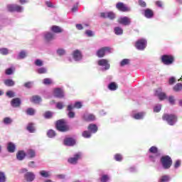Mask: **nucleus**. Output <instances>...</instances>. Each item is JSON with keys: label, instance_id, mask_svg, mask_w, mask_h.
Here are the masks:
<instances>
[{"label": "nucleus", "instance_id": "nucleus-1", "mask_svg": "<svg viewBox=\"0 0 182 182\" xmlns=\"http://www.w3.org/2000/svg\"><path fill=\"white\" fill-rule=\"evenodd\" d=\"M161 164L164 170H168L173 166V159L168 155L161 157Z\"/></svg>", "mask_w": 182, "mask_h": 182}, {"label": "nucleus", "instance_id": "nucleus-2", "mask_svg": "<svg viewBox=\"0 0 182 182\" xmlns=\"http://www.w3.org/2000/svg\"><path fill=\"white\" fill-rule=\"evenodd\" d=\"M162 119L166 122L169 126H174V124L177 123V116L174 114H164Z\"/></svg>", "mask_w": 182, "mask_h": 182}, {"label": "nucleus", "instance_id": "nucleus-3", "mask_svg": "<svg viewBox=\"0 0 182 182\" xmlns=\"http://www.w3.org/2000/svg\"><path fill=\"white\" fill-rule=\"evenodd\" d=\"M6 8L9 12H18V14L23 12L24 9L23 6L18 4H8Z\"/></svg>", "mask_w": 182, "mask_h": 182}, {"label": "nucleus", "instance_id": "nucleus-4", "mask_svg": "<svg viewBox=\"0 0 182 182\" xmlns=\"http://www.w3.org/2000/svg\"><path fill=\"white\" fill-rule=\"evenodd\" d=\"M55 127L58 132H68V127H66V122L65 119H61L60 120H58L55 124Z\"/></svg>", "mask_w": 182, "mask_h": 182}, {"label": "nucleus", "instance_id": "nucleus-5", "mask_svg": "<svg viewBox=\"0 0 182 182\" xmlns=\"http://www.w3.org/2000/svg\"><path fill=\"white\" fill-rule=\"evenodd\" d=\"M161 62L166 66H170L174 63V56L171 55H164L161 56Z\"/></svg>", "mask_w": 182, "mask_h": 182}, {"label": "nucleus", "instance_id": "nucleus-6", "mask_svg": "<svg viewBox=\"0 0 182 182\" xmlns=\"http://www.w3.org/2000/svg\"><path fill=\"white\" fill-rule=\"evenodd\" d=\"M100 17L103 18L104 19H109V21H114L117 16L116 13H114L113 11H107L100 13Z\"/></svg>", "mask_w": 182, "mask_h": 182}, {"label": "nucleus", "instance_id": "nucleus-7", "mask_svg": "<svg viewBox=\"0 0 182 182\" xmlns=\"http://www.w3.org/2000/svg\"><path fill=\"white\" fill-rule=\"evenodd\" d=\"M97 63L98 66H100L102 68V70H109L110 69V64L109 63V60L106 59H100L97 61Z\"/></svg>", "mask_w": 182, "mask_h": 182}, {"label": "nucleus", "instance_id": "nucleus-8", "mask_svg": "<svg viewBox=\"0 0 182 182\" xmlns=\"http://www.w3.org/2000/svg\"><path fill=\"white\" fill-rule=\"evenodd\" d=\"M146 46H147V41L144 38L138 40L135 43V47L138 50H144V49H146Z\"/></svg>", "mask_w": 182, "mask_h": 182}, {"label": "nucleus", "instance_id": "nucleus-9", "mask_svg": "<svg viewBox=\"0 0 182 182\" xmlns=\"http://www.w3.org/2000/svg\"><path fill=\"white\" fill-rule=\"evenodd\" d=\"M119 25H123L124 26H129L132 23V18L127 16H121L117 20Z\"/></svg>", "mask_w": 182, "mask_h": 182}, {"label": "nucleus", "instance_id": "nucleus-10", "mask_svg": "<svg viewBox=\"0 0 182 182\" xmlns=\"http://www.w3.org/2000/svg\"><path fill=\"white\" fill-rule=\"evenodd\" d=\"M82 159V153L77 152V154H74L73 157H70L68 159V162L70 164H76L79 160Z\"/></svg>", "mask_w": 182, "mask_h": 182}, {"label": "nucleus", "instance_id": "nucleus-11", "mask_svg": "<svg viewBox=\"0 0 182 182\" xmlns=\"http://www.w3.org/2000/svg\"><path fill=\"white\" fill-rule=\"evenodd\" d=\"M116 8L118 9V11H120L121 12H129L130 8L126 6L124 3L123 2H118L116 4Z\"/></svg>", "mask_w": 182, "mask_h": 182}, {"label": "nucleus", "instance_id": "nucleus-12", "mask_svg": "<svg viewBox=\"0 0 182 182\" xmlns=\"http://www.w3.org/2000/svg\"><path fill=\"white\" fill-rule=\"evenodd\" d=\"M73 58L75 62H80L82 58V52L79 50H75L73 52Z\"/></svg>", "mask_w": 182, "mask_h": 182}, {"label": "nucleus", "instance_id": "nucleus-13", "mask_svg": "<svg viewBox=\"0 0 182 182\" xmlns=\"http://www.w3.org/2000/svg\"><path fill=\"white\" fill-rule=\"evenodd\" d=\"M142 15L145 16L147 19H151L153 16H154V13L153 12V10L150 9H146L143 10Z\"/></svg>", "mask_w": 182, "mask_h": 182}, {"label": "nucleus", "instance_id": "nucleus-14", "mask_svg": "<svg viewBox=\"0 0 182 182\" xmlns=\"http://www.w3.org/2000/svg\"><path fill=\"white\" fill-rule=\"evenodd\" d=\"M53 95L55 97H58V99H62L65 96L63 93V90L62 88H55L53 90Z\"/></svg>", "mask_w": 182, "mask_h": 182}, {"label": "nucleus", "instance_id": "nucleus-15", "mask_svg": "<svg viewBox=\"0 0 182 182\" xmlns=\"http://www.w3.org/2000/svg\"><path fill=\"white\" fill-rule=\"evenodd\" d=\"M83 119L85 122H95L96 117L93 114L85 113L83 114Z\"/></svg>", "mask_w": 182, "mask_h": 182}, {"label": "nucleus", "instance_id": "nucleus-16", "mask_svg": "<svg viewBox=\"0 0 182 182\" xmlns=\"http://www.w3.org/2000/svg\"><path fill=\"white\" fill-rule=\"evenodd\" d=\"M87 129L92 134H95V133H97V130H99L97 125L95 124H89Z\"/></svg>", "mask_w": 182, "mask_h": 182}, {"label": "nucleus", "instance_id": "nucleus-17", "mask_svg": "<svg viewBox=\"0 0 182 182\" xmlns=\"http://www.w3.org/2000/svg\"><path fill=\"white\" fill-rule=\"evenodd\" d=\"M75 144H76V141H75L73 138H65L64 139L65 146H75Z\"/></svg>", "mask_w": 182, "mask_h": 182}, {"label": "nucleus", "instance_id": "nucleus-18", "mask_svg": "<svg viewBox=\"0 0 182 182\" xmlns=\"http://www.w3.org/2000/svg\"><path fill=\"white\" fill-rule=\"evenodd\" d=\"M25 157H26V154L25 151H18L16 154V159L18 160V161H22V160L25 159Z\"/></svg>", "mask_w": 182, "mask_h": 182}, {"label": "nucleus", "instance_id": "nucleus-19", "mask_svg": "<svg viewBox=\"0 0 182 182\" xmlns=\"http://www.w3.org/2000/svg\"><path fill=\"white\" fill-rule=\"evenodd\" d=\"M144 116H146L145 112H138L132 114V117H133V119H135L136 120H142V119H144Z\"/></svg>", "mask_w": 182, "mask_h": 182}, {"label": "nucleus", "instance_id": "nucleus-20", "mask_svg": "<svg viewBox=\"0 0 182 182\" xmlns=\"http://www.w3.org/2000/svg\"><path fill=\"white\" fill-rule=\"evenodd\" d=\"M21 103L22 102H21L20 98H14L11 102V105L12 107H19V106H21Z\"/></svg>", "mask_w": 182, "mask_h": 182}, {"label": "nucleus", "instance_id": "nucleus-21", "mask_svg": "<svg viewBox=\"0 0 182 182\" xmlns=\"http://www.w3.org/2000/svg\"><path fill=\"white\" fill-rule=\"evenodd\" d=\"M27 57H28V51L23 50L18 53L16 58L18 60H22V59H25Z\"/></svg>", "mask_w": 182, "mask_h": 182}, {"label": "nucleus", "instance_id": "nucleus-22", "mask_svg": "<svg viewBox=\"0 0 182 182\" xmlns=\"http://www.w3.org/2000/svg\"><path fill=\"white\" fill-rule=\"evenodd\" d=\"M15 150H16V145L13 142H9L7 144V151L9 153H15Z\"/></svg>", "mask_w": 182, "mask_h": 182}, {"label": "nucleus", "instance_id": "nucleus-23", "mask_svg": "<svg viewBox=\"0 0 182 182\" xmlns=\"http://www.w3.org/2000/svg\"><path fill=\"white\" fill-rule=\"evenodd\" d=\"M26 156L28 159H35V157H36V151L33 149H28Z\"/></svg>", "mask_w": 182, "mask_h": 182}, {"label": "nucleus", "instance_id": "nucleus-24", "mask_svg": "<svg viewBox=\"0 0 182 182\" xmlns=\"http://www.w3.org/2000/svg\"><path fill=\"white\" fill-rule=\"evenodd\" d=\"M67 110L68 111V116L70 119H73L75 117V112H73V105H69L67 107Z\"/></svg>", "mask_w": 182, "mask_h": 182}, {"label": "nucleus", "instance_id": "nucleus-25", "mask_svg": "<svg viewBox=\"0 0 182 182\" xmlns=\"http://www.w3.org/2000/svg\"><path fill=\"white\" fill-rule=\"evenodd\" d=\"M155 95L159 97V100H164V99H167V96L166 95V93L161 92L160 90H158L156 91Z\"/></svg>", "mask_w": 182, "mask_h": 182}, {"label": "nucleus", "instance_id": "nucleus-26", "mask_svg": "<svg viewBox=\"0 0 182 182\" xmlns=\"http://www.w3.org/2000/svg\"><path fill=\"white\" fill-rule=\"evenodd\" d=\"M44 38L47 42H50L55 39V35L50 32L45 33Z\"/></svg>", "mask_w": 182, "mask_h": 182}, {"label": "nucleus", "instance_id": "nucleus-27", "mask_svg": "<svg viewBox=\"0 0 182 182\" xmlns=\"http://www.w3.org/2000/svg\"><path fill=\"white\" fill-rule=\"evenodd\" d=\"M50 31L54 33H62V32H63V28L58 26H53L50 28Z\"/></svg>", "mask_w": 182, "mask_h": 182}, {"label": "nucleus", "instance_id": "nucleus-28", "mask_svg": "<svg viewBox=\"0 0 182 182\" xmlns=\"http://www.w3.org/2000/svg\"><path fill=\"white\" fill-rule=\"evenodd\" d=\"M118 87H119L117 86V84H116V82H110L108 85V89H109V90H111L112 92H114V90H117Z\"/></svg>", "mask_w": 182, "mask_h": 182}, {"label": "nucleus", "instance_id": "nucleus-29", "mask_svg": "<svg viewBox=\"0 0 182 182\" xmlns=\"http://www.w3.org/2000/svg\"><path fill=\"white\" fill-rule=\"evenodd\" d=\"M39 174L44 178H49L50 177V172L45 170L41 171Z\"/></svg>", "mask_w": 182, "mask_h": 182}, {"label": "nucleus", "instance_id": "nucleus-30", "mask_svg": "<svg viewBox=\"0 0 182 182\" xmlns=\"http://www.w3.org/2000/svg\"><path fill=\"white\" fill-rule=\"evenodd\" d=\"M114 33L120 36L123 33V28L120 26H116L114 28Z\"/></svg>", "mask_w": 182, "mask_h": 182}, {"label": "nucleus", "instance_id": "nucleus-31", "mask_svg": "<svg viewBox=\"0 0 182 182\" xmlns=\"http://www.w3.org/2000/svg\"><path fill=\"white\" fill-rule=\"evenodd\" d=\"M26 129L28 132H29V133H35V124L33 123H29L26 127Z\"/></svg>", "mask_w": 182, "mask_h": 182}, {"label": "nucleus", "instance_id": "nucleus-32", "mask_svg": "<svg viewBox=\"0 0 182 182\" xmlns=\"http://www.w3.org/2000/svg\"><path fill=\"white\" fill-rule=\"evenodd\" d=\"M171 178L168 175H164L161 176L159 179V182H168L170 181Z\"/></svg>", "mask_w": 182, "mask_h": 182}, {"label": "nucleus", "instance_id": "nucleus-33", "mask_svg": "<svg viewBox=\"0 0 182 182\" xmlns=\"http://www.w3.org/2000/svg\"><path fill=\"white\" fill-rule=\"evenodd\" d=\"M4 85H6V86H9V87L15 86V81L12 79H7L4 81Z\"/></svg>", "mask_w": 182, "mask_h": 182}, {"label": "nucleus", "instance_id": "nucleus-34", "mask_svg": "<svg viewBox=\"0 0 182 182\" xmlns=\"http://www.w3.org/2000/svg\"><path fill=\"white\" fill-rule=\"evenodd\" d=\"M31 102H33V103H41L42 98L38 95H34L31 98Z\"/></svg>", "mask_w": 182, "mask_h": 182}, {"label": "nucleus", "instance_id": "nucleus-35", "mask_svg": "<svg viewBox=\"0 0 182 182\" xmlns=\"http://www.w3.org/2000/svg\"><path fill=\"white\" fill-rule=\"evenodd\" d=\"M131 62H132V60L129 58H124L120 62L119 65L121 67H123V66H126L127 65H130Z\"/></svg>", "mask_w": 182, "mask_h": 182}, {"label": "nucleus", "instance_id": "nucleus-36", "mask_svg": "<svg viewBox=\"0 0 182 182\" xmlns=\"http://www.w3.org/2000/svg\"><path fill=\"white\" fill-rule=\"evenodd\" d=\"M173 90L176 92H181L182 91V84L177 83L175 86H173Z\"/></svg>", "mask_w": 182, "mask_h": 182}, {"label": "nucleus", "instance_id": "nucleus-37", "mask_svg": "<svg viewBox=\"0 0 182 182\" xmlns=\"http://www.w3.org/2000/svg\"><path fill=\"white\" fill-rule=\"evenodd\" d=\"M47 136L49 139H53L56 136V132L53 129H50L47 132Z\"/></svg>", "mask_w": 182, "mask_h": 182}, {"label": "nucleus", "instance_id": "nucleus-38", "mask_svg": "<svg viewBox=\"0 0 182 182\" xmlns=\"http://www.w3.org/2000/svg\"><path fill=\"white\" fill-rule=\"evenodd\" d=\"M82 137H84V139H90V137H92V134L90 133V132L88 131H83L82 133Z\"/></svg>", "mask_w": 182, "mask_h": 182}, {"label": "nucleus", "instance_id": "nucleus-39", "mask_svg": "<svg viewBox=\"0 0 182 182\" xmlns=\"http://www.w3.org/2000/svg\"><path fill=\"white\" fill-rule=\"evenodd\" d=\"M37 73L39 75H43L45 73H48V68L45 67H41L37 70Z\"/></svg>", "mask_w": 182, "mask_h": 182}, {"label": "nucleus", "instance_id": "nucleus-40", "mask_svg": "<svg viewBox=\"0 0 182 182\" xmlns=\"http://www.w3.org/2000/svg\"><path fill=\"white\" fill-rule=\"evenodd\" d=\"M110 180V176L107 174H104L100 177L101 182H107Z\"/></svg>", "mask_w": 182, "mask_h": 182}, {"label": "nucleus", "instance_id": "nucleus-41", "mask_svg": "<svg viewBox=\"0 0 182 182\" xmlns=\"http://www.w3.org/2000/svg\"><path fill=\"white\" fill-rule=\"evenodd\" d=\"M12 122L14 121L11 119V117H6L3 119V123L4 124H6V125L11 124Z\"/></svg>", "mask_w": 182, "mask_h": 182}, {"label": "nucleus", "instance_id": "nucleus-42", "mask_svg": "<svg viewBox=\"0 0 182 182\" xmlns=\"http://www.w3.org/2000/svg\"><path fill=\"white\" fill-rule=\"evenodd\" d=\"M105 55H106V54L105 53V50L103 48H101L100 50H98L97 51V56L98 58H103V56H105Z\"/></svg>", "mask_w": 182, "mask_h": 182}, {"label": "nucleus", "instance_id": "nucleus-43", "mask_svg": "<svg viewBox=\"0 0 182 182\" xmlns=\"http://www.w3.org/2000/svg\"><path fill=\"white\" fill-rule=\"evenodd\" d=\"M53 117V112L50 111H47L44 113L45 119H52Z\"/></svg>", "mask_w": 182, "mask_h": 182}, {"label": "nucleus", "instance_id": "nucleus-44", "mask_svg": "<svg viewBox=\"0 0 182 182\" xmlns=\"http://www.w3.org/2000/svg\"><path fill=\"white\" fill-rule=\"evenodd\" d=\"M26 113L28 116H33L35 114V109L33 108H28Z\"/></svg>", "mask_w": 182, "mask_h": 182}, {"label": "nucleus", "instance_id": "nucleus-45", "mask_svg": "<svg viewBox=\"0 0 182 182\" xmlns=\"http://www.w3.org/2000/svg\"><path fill=\"white\" fill-rule=\"evenodd\" d=\"M6 96L10 99H12V97H15V92L12 90H9L6 92Z\"/></svg>", "mask_w": 182, "mask_h": 182}, {"label": "nucleus", "instance_id": "nucleus-46", "mask_svg": "<svg viewBox=\"0 0 182 182\" xmlns=\"http://www.w3.org/2000/svg\"><path fill=\"white\" fill-rule=\"evenodd\" d=\"M104 49V53L105 55H107V53H112L113 52V48L110 47H102Z\"/></svg>", "mask_w": 182, "mask_h": 182}, {"label": "nucleus", "instance_id": "nucleus-47", "mask_svg": "<svg viewBox=\"0 0 182 182\" xmlns=\"http://www.w3.org/2000/svg\"><path fill=\"white\" fill-rule=\"evenodd\" d=\"M0 182H6V176H5V173L0 171Z\"/></svg>", "mask_w": 182, "mask_h": 182}, {"label": "nucleus", "instance_id": "nucleus-48", "mask_svg": "<svg viewBox=\"0 0 182 182\" xmlns=\"http://www.w3.org/2000/svg\"><path fill=\"white\" fill-rule=\"evenodd\" d=\"M65 53L66 50H65V49L59 48L57 50V54L58 55V56H63V55H65Z\"/></svg>", "mask_w": 182, "mask_h": 182}, {"label": "nucleus", "instance_id": "nucleus-49", "mask_svg": "<svg viewBox=\"0 0 182 182\" xmlns=\"http://www.w3.org/2000/svg\"><path fill=\"white\" fill-rule=\"evenodd\" d=\"M149 153H151L152 154H156L159 151V149L156 146H151L149 150Z\"/></svg>", "mask_w": 182, "mask_h": 182}, {"label": "nucleus", "instance_id": "nucleus-50", "mask_svg": "<svg viewBox=\"0 0 182 182\" xmlns=\"http://www.w3.org/2000/svg\"><path fill=\"white\" fill-rule=\"evenodd\" d=\"M0 53L1 55H8V53H9V50H8V48H1Z\"/></svg>", "mask_w": 182, "mask_h": 182}, {"label": "nucleus", "instance_id": "nucleus-51", "mask_svg": "<svg viewBox=\"0 0 182 182\" xmlns=\"http://www.w3.org/2000/svg\"><path fill=\"white\" fill-rule=\"evenodd\" d=\"M35 65L36 66H38L41 68V66H43V61L42 60L37 59L35 60Z\"/></svg>", "mask_w": 182, "mask_h": 182}, {"label": "nucleus", "instance_id": "nucleus-52", "mask_svg": "<svg viewBox=\"0 0 182 182\" xmlns=\"http://www.w3.org/2000/svg\"><path fill=\"white\" fill-rule=\"evenodd\" d=\"M114 160H116V161H122L123 156L121 154H117L114 155Z\"/></svg>", "mask_w": 182, "mask_h": 182}, {"label": "nucleus", "instance_id": "nucleus-53", "mask_svg": "<svg viewBox=\"0 0 182 182\" xmlns=\"http://www.w3.org/2000/svg\"><path fill=\"white\" fill-rule=\"evenodd\" d=\"M43 85H52V79L50 78H45L43 80Z\"/></svg>", "mask_w": 182, "mask_h": 182}, {"label": "nucleus", "instance_id": "nucleus-54", "mask_svg": "<svg viewBox=\"0 0 182 182\" xmlns=\"http://www.w3.org/2000/svg\"><path fill=\"white\" fill-rule=\"evenodd\" d=\"M82 102H76L74 105H73V109H81L82 107Z\"/></svg>", "mask_w": 182, "mask_h": 182}, {"label": "nucleus", "instance_id": "nucleus-55", "mask_svg": "<svg viewBox=\"0 0 182 182\" xmlns=\"http://www.w3.org/2000/svg\"><path fill=\"white\" fill-rule=\"evenodd\" d=\"M56 107H57V109H59V110H62V109H63V107H65V105L62 102H57Z\"/></svg>", "mask_w": 182, "mask_h": 182}, {"label": "nucleus", "instance_id": "nucleus-56", "mask_svg": "<svg viewBox=\"0 0 182 182\" xmlns=\"http://www.w3.org/2000/svg\"><path fill=\"white\" fill-rule=\"evenodd\" d=\"M149 160L150 161H152V163H156V160H157V156L149 154Z\"/></svg>", "mask_w": 182, "mask_h": 182}, {"label": "nucleus", "instance_id": "nucleus-57", "mask_svg": "<svg viewBox=\"0 0 182 182\" xmlns=\"http://www.w3.org/2000/svg\"><path fill=\"white\" fill-rule=\"evenodd\" d=\"M85 35L88 36V38H92V36H95V33L91 30H87L85 31Z\"/></svg>", "mask_w": 182, "mask_h": 182}, {"label": "nucleus", "instance_id": "nucleus-58", "mask_svg": "<svg viewBox=\"0 0 182 182\" xmlns=\"http://www.w3.org/2000/svg\"><path fill=\"white\" fill-rule=\"evenodd\" d=\"M160 110H161V105H160V104L157 105L154 108V112H155L156 113H159V112H160Z\"/></svg>", "mask_w": 182, "mask_h": 182}, {"label": "nucleus", "instance_id": "nucleus-59", "mask_svg": "<svg viewBox=\"0 0 182 182\" xmlns=\"http://www.w3.org/2000/svg\"><path fill=\"white\" fill-rule=\"evenodd\" d=\"M33 86V82H27L24 84V87L27 89H31Z\"/></svg>", "mask_w": 182, "mask_h": 182}, {"label": "nucleus", "instance_id": "nucleus-60", "mask_svg": "<svg viewBox=\"0 0 182 182\" xmlns=\"http://www.w3.org/2000/svg\"><path fill=\"white\" fill-rule=\"evenodd\" d=\"M46 5L48 6V8H55V6L50 1H46Z\"/></svg>", "mask_w": 182, "mask_h": 182}, {"label": "nucleus", "instance_id": "nucleus-61", "mask_svg": "<svg viewBox=\"0 0 182 182\" xmlns=\"http://www.w3.org/2000/svg\"><path fill=\"white\" fill-rule=\"evenodd\" d=\"M139 5L141 6V8H146V1L143 0H139Z\"/></svg>", "mask_w": 182, "mask_h": 182}, {"label": "nucleus", "instance_id": "nucleus-62", "mask_svg": "<svg viewBox=\"0 0 182 182\" xmlns=\"http://www.w3.org/2000/svg\"><path fill=\"white\" fill-rule=\"evenodd\" d=\"M181 166V161L177 160L174 164V168H178Z\"/></svg>", "mask_w": 182, "mask_h": 182}, {"label": "nucleus", "instance_id": "nucleus-63", "mask_svg": "<svg viewBox=\"0 0 182 182\" xmlns=\"http://www.w3.org/2000/svg\"><path fill=\"white\" fill-rule=\"evenodd\" d=\"M168 102L171 103V105H174L175 100H174V96L171 95L168 97Z\"/></svg>", "mask_w": 182, "mask_h": 182}, {"label": "nucleus", "instance_id": "nucleus-64", "mask_svg": "<svg viewBox=\"0 0 182 182\" xmlns=\"http://www.w3.org/2000/svg\"><path fill=\"white\" fill-rule=\"evenodd\" d=\"M168 83L169 85H173V83H176V77H171V78H169Z\"/></svg>", "mask_w": 182, "mask_h": 182}]
</instances>
